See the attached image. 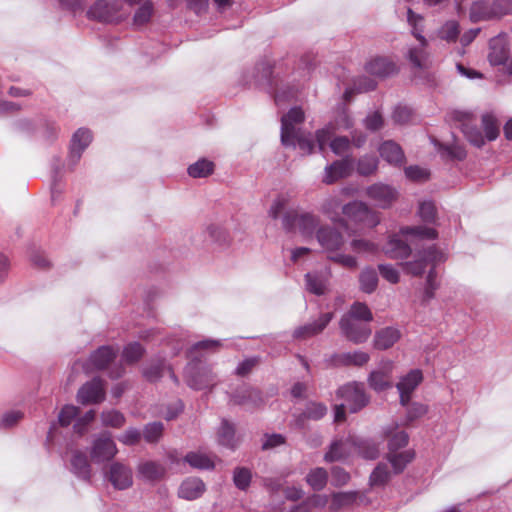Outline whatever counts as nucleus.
Here are the masks:
<instances>
[{
	"label": "nucleus",
	"instance_id": "obj_1",
	"mask_svg": "<svg viewBox=\"0 0 512 512\" xmlns=\"http://www.w3.org/2000/svg\"><path fill=\"white\" fill-rule=\"evenodd\" d=\"M372 320L373 315L369 307L365 303L355 302L342 315L339 328L348 341L361 344L366 342L372 333L369 325Z\"/></svg>",
	"mask_w": 512,
	"mask_h": 512
},
{
	"label": "nucleus",
	"instance_id": "obj_2",
	"mask_svg": "<svg viewBox=\"0 0 512 512\" xmlns=\"http://www.w3.org/2000/svg\"><path fill=\"white\" fill-rule=\"evenodd\" d=\"M413 235L420 238L434 239L437 236L435 229L427 227H403L398 234L389 237L387 244L383 248L384 254L393 260H402L411 254V247L403 237Z\"/></svg>",
	"mask_w": 512,
	"mask_h": 512
},
{
	"label": "nucleus",
	"instance_id": "obj_3",
	"mask_svg": "<svg viewBox=\"0 0 512 512\" xmlns=\"http://www.w3.org/2000/svg\"><path fill=\"white\" fill-rule=\"evenodd\" d=\"M122 8L121 0H97L88 9L87 17L102 22L119 21L128 15V12H122Z\"/></svg>",
	"mask_w": 512,
	"mask_h": 512
},
{
	"label": "nucleus",
	"instance_id": "obj_4",
	"mask_svg": "<svg viewBox=\"0 0 512 512\" xmlns=\"http://www.w3.org/2000/svg\"><path fill=\"white\" fill-rule=\"evenodd\" d=\"M118 453L115 441L108 432L96 436L91 444L89 454L95 464H103L111 461Z\"/></svg>",
	"mask_w": 512,
	"mask_h": 512
},
{
	"label": "nucleus",
	"instance_id": "obj_5",
	"mask_svg": "<svg viewBox=\"0 0 512 512\" xmlns=\"http://www.w3.org/2000/svg\"><path fill=\"white\" fill-rule=\"evenodd\" d=\"M337 396L343 399V404H345L347 409L352 413L358 412L369 402V398L364 390V385L357 382L347 383L340 387L337 391Z\"/></svg>",
	"mask_w": 512,
	"mask_h": 512
},
{
	"label": "nucleus",
	"instance_id": "obj_6",
	"mask_svg": "<svg viewBox=\"0 0 512 512\" xmlns=\"http://www.w3.org/2000/svg\"><path fill=\"white\" fill-rule=\"evenodd\" d=\"M342 213L350 220L368 227H375L380 222L378 213L362 201H352L345 204L342 207Z\"/></svg>",
	"mask_w": 512,
	"mask_h": 512
},
{
	"label": "nucleus",
	"instance_id": "obj_7",
	"mask_svg": "<svg viewBox=\"0 0 512 512\" xmlns=\"http://www.w3.org/2000/svg\"><path fill=\"white\" fill-rule=\"evenodd\" d=\"M320 218L311 213L300 215L286 214L283 218V225L288 230L298 229L305 237H312L319 228Z\"/></svg>",
	"mask_w": 512,
	"mask_h": 512
},
{
	"label": "nucleus",
	"instance_id": "obj_8",
	"mask_svg": "<svg viewBox=\"0 0 512 512\" xmlns=\"http://www.w3.org/2000/svg\"><path fill=\"white\" fill-rule=\"evenodd\" d=\"M398 190L389 184L382 182L374 183L366 188V196L375 206L387 209L397 200Z\"/></svg>",
	"mask_w": 512,
	"mask_h": 512
},
{
	"label": "nucleus",
	"instance_id": "obj_9",
	"mask_svg": "<svg viewBox=\"0 0 512 512\" xmlns=\"http://www.w3.org/2000/svg\"><path fill=\"white\" fill-rule=\"evenodd\" d=\"M445 260L444 254L438 251L435 247H429L424 250L421 256L414 260L402 264L405 271L413 276H420L424 273L428 266H434Z\"/></svg>",
	"mask_w": 512,
	"mask_h": 512
},
{
	"label": "nucleus",
	"instance_id": "obj_10",
	"mask_svg": "<svg viewBox=\"0 0 512 512\" xmlns=\"http://www.w3.org/2000/svg\"><path fill=\"white\" fill-rule=\"evenodd\" d=\"M488 60L493 66L503 65L505 71L512 74V59L504 36L499 35L490 40Z\"/></svg>",
	"mask_w": 512,
	"mask_h": 512
},
{
	"label": "nucleus",
	"instance_id": "obj_11",
	"mask_svg": "<svg viewBox=\"0 0 512 512\" xmlns=\"http://www.w3.org/2000/svg\"><path fill=\"white\" fill-rule=\"evenodd\" d=\"M187 384L196 390L208 388L214 384L215 374L209 367H200L190 363L185 369Z\"/></svg>",
	"mask_w": 512,
	"mask_h": 512
},
{
	"label": "nucleus",
	"instance_id": "obj_12",
	"mask_svg": "<svg viewBox=\"0 0 512 512\" xmlns=\"http://www.w3.org/2000/svg\"><path fill=\"white\" fill-rule=\"evenodd\" d=\"M334 128L332 126H326L316 132V140L319 146V149L324 150L325 146L329 144L331 150L336 155H342L349 151L351 142L345 137H335L332 139L334 135Z\"/></svg>",
	"mask_w": 512,
	"mask_h": 512
},
{
	"label": "nucleus",
	"instance_id": "obj_13",
	"mask_svg": "<svg viewBox=\"0 0 512 512\" xmlns=\"http://www.w3.org/2000/svg\"><path fill=\"white\" fill-rule=\"evenodd\" d=\"M105 475L112 486L118 490L128 489L133 484L132 469L119 461L112 462L108 466Z\"/></svg>",
	"mask_w": 512,
	"mask_h": 512
},
{
	"label": "nucleus",
	"instance_id": "obj_14",
	"mask_svg": "<svg viewBox=\"0 0 512 512\" xmlns=\"http://www.w3.org/2000/svg\"><path fill=\"white\" fill-rule=\"evenodd\" d=\"M304 121V112L301 108L294 107L281 118V142L288 145L292 142V138L300 132V125Z\"/></svg>",
	"mask_w": 512,
	"mask_h": 512
},
{
	"label": "nucleus",
	"instance_id": "obj_15",
	"mask_svg": "<svg viewBox=\"0 0 512 512\" xmlns=\"http://www.w3.org/2000/svg\"><path fill=\"white\" fill-rule=\"evenodd\" d=\"M115 356L116 353L111 347L103 346L91 355L87 363L76 361L72 369L73 371H78L80 368H83L86 373H90L93 369L102 370L108 366Z\"/></svg>",
	"mask_w": 512,
	"mask_h": 512
},
{
	"label": "nucleus",
	"instance_id": "obj_16",
	"mask_svg": "<svg viewBox=\"0 0 512 512\" xmlns=\"http://www.w3.org/2000/svg\"><path fill=\"white\" fill-rule=\"evenodd\" d=\"M316 239L324 251L333 254L344 244L343 235L331 226H321L316 231Z\"/></svg>",
	"mask_w": 512,
	"mask_h": 512
},
{
	"label": "nucleus",
	"instance_id": "obj_17",
	"mask_svg": "<svg viewBox=\"0 0 512 512\" xmlns=\"http://www.w3.org/2000/svg\"><path fill=\"white\" fill-rule=\"evenodd\" d=\"M333 318V312L322 313L315 321L297 327L293 332V338L297 340L312 338L320 334Z\"/></svg>",
	"mask_w": 512,
	"mask_h": 512
},
{
	"label": "nucleus",
	"instance_id": "obj_18",
	"mask_svg": "<svg viewBox=\"0 0 512 512\" xmlns=\"http://www.w3.org/2000/svg\"><path fill=\"white\" fill-rule=\"evenodd\" d=\"M413 36L419 41V45L410 47L407 58L417 69H427L430 66V55L427 51L428 42L420 32L413 31Z\"/></svg>",
	"mask_w": 512,
	"mask_h": 512
},
{
	"label": "nucleus",
	"instance_id": "obj_19",
	"mask_svg": "<svg viewBox=\"0 0 512 512\" xmlns=\"http://www.w3.org/2000/svg\"><path fill=\"white\" fill-rule=\"evenodd\" d=\"M105 398V389L101 379L94 378L84 384L77 393L81 404L99 403Z\"/></svg>",
	"mask_w": 512,
	"mask_h": 512
},
{
	"label": "nucleus",
	"instance_id": "obj_20",
	"mask_svg": "<svg viewBox=\"0 0 512 512\" xmlns=\"http://www.w3.org/2000/svg\"><path fill=\"white\" fill-rule=\"evenodd\" d=\"M423 379L422 372L418 369L411 370L408 374L401 377L396 387L400 395L402 406L408 405L413 391Z\"/></svg>",
	"mask_w": 512,
	"mask_h": 512
},
{
	"label": "nucleus",
	"instance_id": "obj_21",
	"mask_svg": "<svg viewBox=\"0 0 512 512\" xmlns=\"http://www.w3.org/2000/svg\"><path fill=\"white\" fill-rule=\"evenodd\" d=\"M353 169V161L347 157L334 161L324 169L323 183L331 185L342 178L348 177Z\"/></svg>",
	"mask_w": 512,
	"mask_h": 512
},
{
	"label": "nucleus",
	"instance_id": "obj_22",
	"mask_svg": "<svg viewBox=\"0 0 512 512\" xmlns=\"http://www.w3.org/2000/svg\"><path fill=\"white\" fill-rule=\"evenodd\" d=\"M92 141V134L89 130L80 128L78 129L71 140L69 161L75 165L81 158L83 151L89 146Z\"/></svg>",
	"mask_w": 512,
	"mask_h": 512
},
{
	"label": "nucleus",
	"instance_id": "obj_23",
	"mask_svg": "<svg viewBox=\"0 0 512 512\" xmlns=\"http://www.w3.org/2000/svg\"><path fill=\"white\" fill-rule=\"evenodd\" d=\"M206 490L204 482L198 477H188L178 488V497L192 501L200 498Z\"/></svg>",
	"mask_w": 512,
	"mask_h": 512
},
{
	"label": "nucleus",
	"instance_id": "obj_24",
	"mask_svg": "<svg viewBox=\"0 0 512 512\" xmlns=\"http://www.w3.org/2000/svg\"><path fill=\"white\" fill-rule=\"evenodd\" d=\"M353 451V439L335 440L331 443L329 450L324 455V460L328 463L345 459Z\"/></svg>",
	"mask_w": 512,
	"mask_h": 512
},
{
	"label": "nucleus",
	"instance_id": "obj_25",
	"mask_svg": "<svg viewBox=\"0 0 512 512\" xmlns=\"http://www.w3.org/2000/svg\"><path fill=\"white\" fill-rule=\"evenodd\" d=\"M165 473V466L157 461L146 460L137 465L138 477L146 481H158L164 477Z\"/></svg>",
	"mask_w": 512,
	"mask_h": 512
},
{
	"label": "nucleus",
	"instance_id": "obj_26",
	"mask_svg": "<svg viewBox=\"0 0 512 512\" xmlns=\"http://www.w3.org/2000/svg\"><path fill=\"white\" fill-rule=\"evenodd\" d=\"M383 435L388 441V452L398 451L408 444L409 436L405 431L398 430V424L392 423L383 429Z\"/></svg>",
	"mask_w": 512,
	"mask_h": 512
},
{
	"label": "nucleus",
	"instance_id": "obj_27",
	"mask_svg": "<svg viewBox=\"0 0 512 512\" xmlns=\"http://www.w3.org/2000/svg\"><path fill=\"white\" fill-rule=\"evenodd\" d=\"M326 413L327 407L324 404L310 402L300 414L295 416V425L299 428H304L306 421H318L322 419Z\"/></svg>",
	"mask_w": 512,
	"mask_h": 512
},
{
	"label": "nucleus",
	"instance_id": "obj_28",
	"mask_svg": "<svg viewBox=\"0 0 512 512\" xmlns=\"http://www.w3.org/2000/svg\"><path fill=\"white\" fill-rule=\"evenodd\" d=\"M392 364L387 363L381 370L371 372L368 382L375 391H383L392 386L391 383Z\"/></svg>",
	"mask_w": 512,
	"mask_h": 512
},
{
	"label": "nucleus",
	"instance_id": "obj_29",
	"mask_svg": "<svg viewBox=\"0 0 512 512\" xmlns=\"http://www.w3.org/2000/svg\"><path fill=\"white\" fill-rule=\"evenodd\" d=\"M370 359L368 353L363 351H354L335 354L332 357V362L336 366H363Z\"/></svg>",
	"mask_w": 512,
	"mask_h": 512
},
{
	"label": "nucleus",
	"instance_id": "obj_30",
	"mask_svg": "<svg viewBox=\"0 0 512 512\" xmlns=\"http://www.w3.org/2000/svg\"><path fill=\"white\" fill-rule=\"evenodd\" d=\"M71 470L79 478L88 481L91 477V465L85 453L75 450L71 457Z\"/></svg>",
	"mask_w": 512,
	"mask_h": 512
},
{
	"label": "nucleus",
	"instance_id": "obj_31",
	"mask_svg": "<svg viewBox=\"0 0 512 512\" xmlns=\"http://www.w3.org/2000/svg\"><path fill=\"white\" fill-rule=\"evenodd\" d=\"M504 10H498L494 12L493 3L489 4L486 1H476L471 5L470 18L472 21L490 20L493 18H499V13Z\"/></svg>",
	"mask_w": 512,
	"mask_h": 512
},
{
	"label": "nucleus",
	"instance_id": "obj_32",
	"mask_svg": "<svg viewBox=\"0 0 512 512\" xmlns=\"http://www.w3.org/2000/svg\"><path fill=\"white\" fill-rule=\"evenodd\" d=\"M306 288L315 295H324L328 291L329 273H307Z\"/></svg>",
	"mask_w": 512,
	"mask_h": 512
},
{
	"label": "nucleus",
	"instance_id": "obj_33",
	"mask_svg": "<svg viewBox=\"0 0 512 512\" xmlns=\"http://www.w3.org/2000/svg\"><path fill=\"white\" fill-rule=\"evenodd\" d=\"M184 461L192 468L211 470L215 467L214 457L202 451H192L185 455Z\"/></svg>",
	"mask_w": 512,
	"mask_h": 512
},
{
	"label": "nucleus",
	"instance_id": "obj_34",
	"mask_svg": "<svg viewBox=\"0 0 512 512\" xmlns=\"http://www.w3.org/2000/svg\"><path fill=\"white\" fill-rule=\"evenodd\" d=\"M401 333L397 328L385 327L376 332L374 343L378 349H388L393 346L399 339Z\"/></svg>",
	"mask_w": 512,
	"mask_h": 512
},
{
	"label": "nucleus",
	"instance_id": "obj_35",
	"mask_svg": "<svg viewBox=\"0 0 512 512\" xmlns=\"http://www.w3.org/2000/svg\"><path fill=\"white\" fill-rule=\"evenodd\" d=\"M366 70L372 75L384 77L393 74L396 65L387 58L377 57L367 63Z\"/></svg>",
	"mask_w": 512,
	"mask_h": 512
},
{
	"label": "nucleus",
	"instance_id": "obj_36",
	"mask_svg": "<svg viewBox=\"0 0 512 512\" xmlns=\"http://www.w3.org/2000/svg\"><path fill=\"white\" fill-rule=\"evenodd\" d=\"M381 157L393 165L401 164L404 161V153L401 147L393 142L386 141L379 147Z\"/></svg>",
	"mask_w": 512,
	"mask_h": 512
},
{
	"label": "nucleus",
	"instance_id": "obj_37",
	"mask_svg": "<svg viewBox=\"0 0 512 512\" xmlns=\"http://www.w3.org/2000/svg\"><path fill=\"white\" fill-rule=\"evenodd\" d=\"M341 200L337 196L331 195L323 200L320 206V211L329 217L332 222L343 223L344 220L339 215L341 208Z\"/></svg>",
	"mask_w": 512,
	"mask_h": 512
},
{
	"label": "nucleus",
	"instance_id": "obj_38",
	"mask_svg": "<svg viewBox=\"0 0 512 512\" xmlns=\"http://www.w3.org/2000/svg\"><path fill=\"white\" fill-rule=\"evenodd\" d=\"M414 457L415 453L413 450L388 452L387 454V460L391 463L396 474L401 473Z\"/></svg>",
	"mask_w": 512,
	"mask_h": 512
},
{
	"label": "nucleus",
	"instance_id": "obj_39",
	"mask_svg": "<svg viewBox=\"0 0 512 512\" xmlns=\"http://www.w3.org/2000/svg\"><path fill=\"white\" fill-rule=\"evenodd\" d=\"M378 286V274L372 267L364 268L359 274L360 290L366 294L373 293Z\"/></svg>",
	"mask_w": 512,
	"mask_h": 512
},
{
	"label": "nucleus",
	"instance_id": "obj_40",
	"mask_svg": "<svg viewBox=\"0 0 512 512\" xmlns=\"http://www.w3.org/2000/svg\"><path fill=\"white\" fill-rule=\"evenodd\" d=\"M353 451L365 459H376L379 456V446L375 442L366 439H353Z\"/></svg>",
	"mask_w": 512,
	"mask_h": 512
},
{
	"label": "nucleus",
	"instance_id": "obj_41",
	"mask_svg": "<svg viewBox=\"0 0 512 512\" xmlns=\"http://www.w3.org/2000/svg\"><path fill=\"white\" fill-rule=\"evenodd\" d=\"M214 171V163L207 159H199L195 163L191 164L187 172L189 176L193 178H204L211 175Z\"/></svg>",
	"mask_w": 512,
	"mask_h": 512
},
{
	"label": "nucleus",
	"instance_id": "obj_42",
	"mask_svg": "<svg viewBox=\"0 0 512 512\" xmlns=\"http://www.w3.org/2000/svg\"><path fill=\"white\" fill-rule=\"evenodd\" d=\"M327 480L328 473L321 467L312 469L306 476L307 483L315 491L322 490L326 486Z\"/></svg>",
	"mask_w": 512,
	"mask_h": 512
},
{
	"label": "nucleus",
	"instance_id": "obj_43",
	"mask_svg": "<svg viewBox=\"0 0 512 512\" xmlns=\"http://www.w3.org/2000/svg\"><path fill=\"white\" fill-rule=\"evenodd\" d=\"M218 441L221 445L234 449L237 446L235 429L227 421H223L218 431Z\"/></svg>",
	"mask_w": 512,
	"mask_h": 512
},
{
	"label": "nucleus",
	"instance_id": "obj_44",
	"mask_svg": "<svg viewBox=\"0 0 512 512\" xmlns=\"http://www.w3.org/2000/svg\"><path fill=\"white\" fill-rule=\"evenodd\" d=\"M103 426L119 429L125 424V416L117 410L103 411L100 415Z\"/></svg>",
	"mask_w": 512,
	"mask_h": 512
},
{
	"label": "nucleus",
	"instance_id": "obj_45",
	"mask_svg": "<svg viewBox=\"0 0 512 512\" xmlns=\"http://www.w3.org/2000/svg\"><path fill=\"white\" fill-rule=\"evenodd\" d=\"M459 25L456 21L450 20L444 23L437 32V36L447 42H455L459 36Z\"/></svg>",
	"mask_w": 512,
	"mask_h": 512
},
{
	"label": "nucleus",
	"instance_id": "obj_46",
	"mask_svg": "<svg viewBox=\"0 0 512 512\" xmlns=\"http://www.w3.org/2000/svg\"><path fill=\"white\" fill-rule=\"evenodd\" d=\"M164 426L161 422H152L144 426L143 437L148 443H157L163 435Z\"/></svg>",
	"mask_w": 512,
	"mask_h": 512
},
{
	"label": "nucleus",
	"instance_id": "obj_47",
	"mask_svg": "<svg viewBox=\"0 0 512 512\" xmlns=\"http://www.w3.org/2000/svg\"><path fill=\"white\" fill-rule=\"evenodd\" d=\"M436 278H437V273H436L435 269L430 268L427 278H426L424 290H423L422 300L424 302H428L434 298L435 291L439 287V283L437 282Z\"/></svg>",
	"mask_w": 512,
	"mask_h": 512
},
{
	"label": "nucleus",
	"instance_id": "obj_48",
	"mask_svg": "<svg viewBox=\"0 0 512 512\" xmlns=\"http://www.w3.org/2000/svg\"><path fill=\"white\" fill-rule=\"evenodd\" d=\"M462 131L467 140L474 146L481 147L484 144V138L480 130L469 122L462 124Z\"/></svg>",
	"mask_w": 512,
	"mask_h": 512
},
{
	"label": "nucleus",
	"instance_id": "obj_49",
	"mask_svg": "<svg viewBox=\"0 0 512 512\" xmlns=\"http://www.w3.org/2000/svg\"><path fill=\"white\" fill-rule=\"evenodd\" d=\"M378 167V160L374 156H364L359 159L357 164V172L362 176L373 174Z\"/></svg>",
	"mask_w": 512,
	"mask_h": 512
},
{
	"label": "nucleus",
	"instance_id": "obj_50",
	"mask_svg": "<svg viewBox=\"0 0 512 512\" xmlns=\"http://www.w3.org/2000/svg\"><path fill=\"white\" fill-rule=\"evenodd\" d=\"M482 124L486 138L490 141L495 140L499 135V128L496 118L491 114H485L482 117Z\"/></svg>",
	"mask_w": 512,
	"mask_h": 512
},
{
	"label": "nucleus",
	"instance_id": "obj_51",
	"mask_svg": "<svg viewBox=\"0 0 512 512\" xmlns=\"http://www.w3.org/2000/svg\"><path fill=\"white\" fill-rule=\"evenodd\" d=\"M356 492H339L332 496L331 508L334 510L352 504L356 499Z\"/></svg>",
	"mask_w": 512,
	"mask_h": 512
},
{
	"label": "nucleus",
	"instance_id": "obj_52",
	"mask_svg": "<svg viewBox=\"0 0 512 512\" xmlns=\"http://www.w3.org/2000/svg\"><path fill=\"white\" fill-rule=\"evenodd\" d=\"M390 478V472L386 464H378L370 475V484L372 486L384 485Z\"/></svg>",
	"mask_w": 512,
	"mask_h": 512
},
{
	"label": "nucleus",
	"instance_id": "obj_53",
	"mask_svg": "<svg viewBox=\"0 0 512 512\" xmlns=\"http://www.w3.org/2000/svg\"><path fill=\"white\" fill-rule=\"evenodd\" d=\"M350 247L357 253L374 254L379 250L377 244L365 239H353L350 243Z\"/></svg>",
	"mask_w": 512,
	"mask_h": 512
},
{
	"label": "nucleus",
	"instance_id": "obj_54",
	"mask_svg": "<svg viewBox=\"0 0 512 512\" xmlns=\"http://www.w3.org/2000/svg\"><path fill=\"white\" fill-rule=\"evenodd\" d=\"M206 234L212 242H215L220 246L227 245L229 242L227 232L219 226H208L206 229Z\"/></svg>",
	"mask_w": 512,
	"mask_h": 512
},
{
	"label": "nucleus",
	"instance_id": "obj_55",
	"mask_svg": "<svg viewBox=\"0 0 512 512\" xmlns=\"http://www.w3.org/2000/svg\"><path fill=\"white\" fill-rule=\"evenodd\" d=\"M153 13V5L150 1H145L136 11L134 15V24L135 25H144L146 24Z\"/></svg>",
	"mask_w": 512,
	"mask_h": 512
},
{
	"label": "nucleus",
	"instance_id": "obj_56",
	"mask_svg": "<svg viewBox=\"0 0 512 512\" xmlns=\"http://www.w3.org/2000/svg\"><path fill=\"white\" fill-rule=\"evenodd\" d=\"M328 258L331 261L348 269H356L358 266V261L356 257L349 254H344L336 251L333 254H330Z\"/></svg>",
	"mask_w": 512,
	"mask_h": 512
},
{
	"label": "nucleus",
	"instance_id": "obj_57",
	"mask_svg": "<svg viewBox=\"0 0 512 512\" xmlns=\"http://www.w3.org/2000/svg\"><path fill=\"white\" fill-rule=\"evenodd\" d=\"M144 354V348L139 343H130L123 351V358L127 363L138 361Z\"/></svg>",
	"mask_w": 512,
	"mask_h": 512
},
{
	"label": "nucleus",
	"instance_id": "obj_58",
	"mask_svg": "<svg viewBox=\"0 0 512 512\" xmlns=\"http://www.w3.org/2000/svg\"><path fill=\"white\" fill-rule=\"evenodd\" d=\"M234 484L241 490H246L251 482V472L247 468H237L233 476Z\"/></svg>",
	"mask_w": 512,
	"mask_h": 512
},
{
	"label": "nucleus",
	"instance_id": "obj_59",
	"mask_svg": "<svg viewBox=\"0 0 512 512\" xmlns=\"http://www.w3.org/2000/svg\"><path fill=\"white\" fill-rule=\"evenodd\" d=\"M427 412H428L427 405L418 403V402L412 403L407 409L405 424H409V423L423 417Z\"/></svg>",
	"mask_w": 512,
	"mask_h": 512
},
{
	"label": "nucleus",
	"instance_id": "obj_60",
	"mask_svg": "<svg viewBox=\"0 0 512 512\" xmlns=\"http://www.w3.org/2000/svg\"><path fill=\"white\" fill-rule=\"evenodd\" d=\"M380 275L389 283L397 284L400 281L399 271L391 264H379Z\"/></svg>",
	"mask_w": 512,
	"mask_h": 512
},
{
	"label": "nucleus",
	"instance_id": "obj_61",
	"mask_svg": "<svg viewBox=\"0 0 512 512\" xmlns=\"http://www.w3.org/2000/svg\"><path fill=\"white\" fill-rule=\"evenodd\" d=\"M141 436L142 433L140 430L130 427L118 436V440L124 445L132 446L139 443Z\"/></svg>",
	"mask_w": 512,
	"mask_h": 512
},
{
	"label": "nucleus",
	"instance_id": "obj_62",
	"mask_svg": "<svg viewBox=\"0 0 512 512\" xmlns=\"http://www.w3.org/2000/svg\"><path fill=\"white\" fill-rule=\"evenodd\" d=\"M296 145L299 146L300 150L304 154H309L312 152L314 144L311 139L306 137L301 131L297 132V136L292 138V142L289 143L287 146H293Z\"/></svg>",
	"mask_w": 512,
	"mask_h": 512
},
{
	"label": "nucleus",
	"instance_id": "obj_63",
	"mask_svg": "<svg viewBox=\"0 0 512 512\" xmlns=\"http://www.w3.org/2000/svg\"><path fill=\"white\" fill-rule=\"evenodd\" d=\"M78 408L73 405H66L59 413L58 420L62 426H67L77 416Z\"/></svg>",
	"mask_w": 512,
	"mask_h": 512
},
{
	"label": "nucleus",
	"instance_id": "obj_64",
	"mask_svg": "<svg viewBox=\"0 0 512 512\" xmlns=\"http://www.w3.org/2000/svg\"><path fill=\"white\" fill-rule=\"evenodd\" d=\"M328 126H332L334 128V131L336 129L347 130L353 126V120L346 110H342L336 117L335 123L329 124Z\"/></svg>",
	"mask_w": 512,
	"mask_h": 512
}]
</instances>
